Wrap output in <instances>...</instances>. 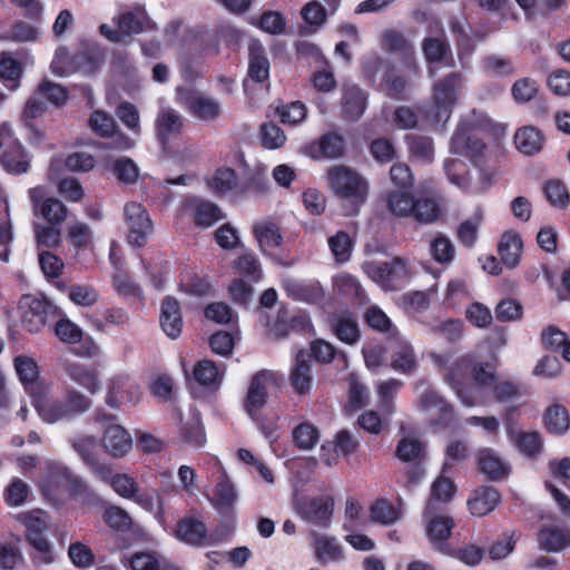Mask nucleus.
Listing matches in <instances>:
<instances>
[{"label":"nucleus","mask_w":570,"mask_h":570,"mask_svg":"<svg viewBox=\"0 0 570 570\" xmlns=\"http://www.w3.org/2000/svg\"><path fill=\"white\" fill-rule=\"evenodd\" d=\"M464 78L460 72H450L434 82L431 104L422 109L423 118L434 127H444L458 105Z\"/></svg>","instance_id":"f257e3e1"},{"label":"nucleus","mask_w":570,"mask_h":570,"mask_svg":"<svg viewBox=\"0 0 570 570\" xmlns=\"http://www.w3.org/2000/svg\"><path fill=\"white\" fill-rule=\"evenodd\" d=\"M274 384L275 374L272 371H258L252 376L243 401L244 411L266 438L273 436L277 430L276 422L267 419L262 413L268 401V390Z\"/></svg>","instance_id":"f03ea898"},{"label":"nucleus","mask_w":570,"mask_h":570,"mask_svg":"<svg viewBox=\"0 0 570 570\" xmlns=\"http://www.w3.org/2000/svg\"><path fill=\"white\" fill-rule=\"evenodd\" d=\"M40 488L43 497L56 507L62 503L66 492L90 502L99 500L97 493L81 478L72 474L68 468H57L50 471Z\"/></svg>","instance_id":"7ed1b4c3"},{"label":"nucleus","mask_w":570,"mask_h":570,"mask_svg":"<svg viewBox=\"0 0 570 570\" xmlns=\"http://www.w3.org/2000/svg\"><path fill=\"white\" fill-rule=\"evenodd\" d=\"M19 521L24 527V539L36 551L31 554L35 564H50L55 561L53 546L46 537L49 529L47 513L35 510L19 514Z\"/></svg>","instance_id":"20e7f679"},{"label":"nucleus","mask_w":570,"mask_h":570,"mask_svg":"<svg viewBox=\"0 0 570 570\" xmlns=\"http://www.w3.org/2000/svg\"><path fill=\"white\" fill-rule=\"evenodd\" d=\"M327 183L334 195L351 204V212L355 214L360 206L365 203L368 186L355 170L343 166H334L327 171Z\"/></svg>","instance_id":"39448f33"},{"label":"nucleus","mask_w":570,"mask_h":570,"mask_svg":"<svg viewBox=\"0 0 570 570\" xmlns=\"http://www.w3.org/2000/svg\"><path fill=\"white\" fill-rule=\"evenodd\" d=\"M112 22L116 29L104 23L99 26V32L114 43H120L125 38H131L144 31L156 29V23L141 6L118 13L112 18Z\"/></svg>","instance_id":"423d86ee"},{"label":"nucleus","mask_w":570,"mask_h":570,"mask_svg":"<svg viewBox=\"0 0 570 570\" xmlns=\"http://www.w3.org/2000/svg\"><path fill=\"white\" fill-rule=\"evenodd\" d=\"M92 402L76 389H68L60 399L47 401L37 406L40 417L47 423L71 420L87 412Z\"/></svg>","instance_id":"0eeeda50"},{"label":"nucleus","mask_w":570,"mask_h":570,"mask_svg":"<svg viewBox=\"0 0 570 570\" xmlns=\"http://www.w3.org/2000/svg\"><path fill=\"white\" fill-rule=\"evenodd\" d=\"M176 101L194 118L210 122L220 118L223 114L220 102L195 87L178 86Z\"/></svg>","instance_id":"6e6552de"},{"label":"nucleus","mask_w":570,"mask_h":570,"mask_svg":"<svg viewBox=\"0 0 570 570\" xmlns=\"http://www.w3.org/2000/svg\"><path fill=\"white\" fill-rule=\"evenodd\" d=\"M395 456L409 464L405 487L410 489L417 485L425 475L426 444L419 439L403 436L396 444Z\"/></svg>","instance_id":"1a4fd4ad"},{"label":"nucleus","mask_w":570,"mask_h":570,"mask_svg":"<svg viewBox=\"0 0 570 570\" xmlns=\"http://www.w3.org/2000/svg\"><path fill=\"white\" fill-rule=\"evenodd\" d=\"M472 366L473 358L471 356H462L451 365L446 374L448 383L466 406L483 404L478 391L473 387L471 382Z\"/></svg>","instance_id":"9d476101"},{"label":"nucleus","mask_w":570,"mask_h":570,"mask_svg":"<svg viewBox=\"0 0 570 570\" xmlns=\"http://www.w3.org/2000/svg\"><path fill=\"white\" fill-rule=\"evenodd\" d=\"M487 145L475 134L471 121L461 120L450 140V151L469 158L475 167H480Z\"/></svg>","instance_id":"9b49d317"},{"label":"nucleus","mask_w":570,"mask_h":570,"mask_svg":"<svg viewBox=\"0 0 570 570\" xmlns=\"http://www.w3.org/2000/svg\"><path fill=\"white\" fill-rule=\"evenodd\" d=\"M95 420L104 426L102 445L106 452L115 458L126 455L132 446V440L127 430L116 423V415L97 410Z\"/></svg>","instance_id":"f8f14e48"},{"label":"nucleus","mask_w":570,"mask_h":570,"mask_svg":"<svg viewBox=\"0 0 570 570\" xmlns=\"http://www.w3.org/2000/svg\"><path fill=\"white\" fill-rule=\"evenodd\" d=\"M411 275L409 263L401 257H393L391 261L380 263L372 269V277L385 291L404 288L409 284Z\"/></svg>","instance_id":"ddd939ff"},{"label":"nucleus","mask_w":570,"mask_h":570,"mask_svg":"<svg viewBox=\"0 0 570 570\" xmlns=\"http://www.w3.org/2000/svg\"><path fill=\"white\" fill-rule=\"evenodd\" d=\"M125 218L128 225V243L137 248H142L154 229L153 220L145 206L137 202L125 205Z\"/></svg>","instance_id":"4468645a"},{"label":"nucleus","mask_w":570,"mask_h":570,"mask_svg":"<svg viewBox=\"0 0 570 570\" xmlns=\"http://www.w3.org/2000/svg\"><path fill=\"white\" fill-rule=\"evenodd\" d=\"M174 534L180 542L195 548L217 543L213 535L209 534L203 518L195 513L180 518L175 525Z\"/></svg>","instance_id":"2eb2a0df"},{"label":"nucleus","mask_w":570,"mask_h":570,"mask_svg":"<svg viewBox=\"0 0 570 570\" xmlns=\"http://www.w3.org/2000/svg\"><path fill=\"white\" fill-rule=\"evenodd\" d=\"M33 213L50 225H60L67 217V207L57 198L47 196L45 186H36L28 191Z\"/></svg>","instance_id":"dca6fc26"},{"label":"nucleus","mask_w":570,"mask_h":570,"mask_svg":"<svg viewBox=\"0 0 570 570\" xmlns=\"http://www.w3.org/2000/svg\"><path fill=\"white\" fill-rule=\"evenodd\" d=\"M419 409L435 413L431 419V425L448 429L455 421L454 407L434 390H425L419 399Z\"/></svg>","instance_id":"f3484780"},{"label":"nucleus","mask_w":570,"mask_h":570,"mask_svg":"<svg viewBox=\"0 0 570 570\" xmlns=\"http://www.w3.org/2000/svg\"><path fill=\"white\" fill-rule=\"evenodd\" d=\"M59 315L60 311L50 301L32 298L22 315V327L31 334H37Z\"/></svg>","instance_id":"a211bd4d"},{"label":"nucleus","mask_w":570,"mask_h":570,"mask_svg":"<svg viewBox=\"0 0 570 570\" xmlns=\"http://www.w3.org/2000/svg\"><path fill=\"white\" fill-rule=\"evenodd\" d=\"M56 336L63 343L76 344L80 346L73 348V353L78 356L91 357L97 353V345L95 342L87 337L83 340V331L72 321L66 317H60L56 321L53 326Z\"/></svg>","instance_id":"6ab92c4d"},{"label":"nucleus","mask_w":570,"mask_h":570,"mask_svg":"<svg viewBox=\"0 0 570 570\" xmlns=\"http://www.w3.org/2000/svg\"><path fill=\"white\" fill-rule=\"evenodd\" d=\"M367 94L355 83H344L341 96V117L346 121H357L367 107Z\"/></svg>","instance_id":"aec40b11"},{"label":"nucleus","mask_w":570,"mask_h":570,"mask_svg":"<svg viewBox=\"0 0 570 570\" xmlns=\"http://www.w3.org/2000/svg\"><path fill=\"white\" fill-rule=\"evenodd\" d=\"M139 386L128 375H117L109 381L105 401L110 407H119L139 400Z\"/></svg>","instance_id":"412c9836"},{"label":"nucleus","mask_w":570,"mask_h":570,"mask_svg":"<svg viewBox=\"0 0 570 570\" xmlns=\"http://www.w3.org/2000/svg\"><path fill=\"white\" fill-rule=\"evenodd\" d=\"M244 38V31L228 22L216 24L210 39L205 45L208 55H218L220 47L230 51L238 50Z\"/></svg>","instance_id":"4be33fe9"},{"label":"nucleus","mask_w":570,"mask_h":570,"mask_svg":"<svg viewBox=\"0 0 570 570\" xmlns=\"http://www.w3.org/2000/svg\"><path fill=\"white\" fill-rule=\"evenodd\" d=\"M247 76L254 83H264L269 80L271 62L267 51L259 39L253 38L248 42Z\"/></svg>","instance_id":"5701e85b"},{"label":"nucleus","mask_w":570,"mask_h":570,"mask_svg":"<svg viewBox=\"0 0 570 570\" xmlns=\"http://www.w3.org/2000/svg\"><path fill=\"white\" fill-rule=\"evenodd\" d=\"M454 527L455 523L452 517L434 515L430 518L426 523V535L435 551L442 554L451 553L448 540Z\"/></svg>","instance_id":"b1692460"},{"label":"nucleus","mask_w":570,"mask_h":570,"mask_svg":"<svg viewBox=\"0 0 570 570\" xmlns=\"http://www.w3.org/2000/svg\"><path fill=\"white\" fill-rule=\"evenodd\" d=\"M468 509L474 517H485L501 503V493L493 485H481L468 499Z\"/></svg>","instance_id":"393cba45"},{"label":"nucleus","mask_w":570,"mask_h":570,"mask_svg":"<svg viewBox=\"0 0 570 570\" xmlns=\"http://www.w3.org/2000/svg\"><path fill=\"white\" fill-rule=\"evenodd\" d=\"M289 383L298 395L309 393L313 384L311 354L306 350H299L295 356L294 365L289 372Z\"/></svg>","instance_id":"a878e982"},{"label":"nucleus","mask_w":570,"mask_h":570,"mask_svg":"<svg viewBox=\"0 0 570 570\" xmlns=\"http://www.w3.org/2000/svg\"><path fill=\"white\" fill-rule=\"evenodd\" d=\"M528 394L523 382L515 377L499 376L490 390L492 401L499 404L518 403Z\"/></svg>","instance_id":"bb28decb"},{"label":"nucleus","mask_w":570,"mask_h":570,"mask_svg":"<svg viewBox=\"0 0 570 570\" xmlns=\"http://www.w3.org/2000/svg\"><path fill=\"white\" fill-rule=\"evenodd\" d=\"M210 191L218 198L227 195L237 196L240 188V178L235 169L220 166L206 179Z\"/></svg>","instance_id":"cd10ccee"},{"label":"nucleus","mask_w":570,"mask_h":570,"mask_svg":"<svg viewBox=\"0 0 570 570\" xmlns=\"http://www.w3.org/2000/svg\"><path fill=\"white\" fill-rule=\"evenodd\" d=\"M476 464L479 471L490 481H502L511 473L510 464L491 448L479 450Z\"/></svg>","instance_id":"c85d7f7f"},{"label":"nucleus","mask_w":570,"mask_h":570,"mask_svg":"<svg viewBox=\"0 0 570 570\" xmlns=\"http://www.w3.org/2000/svg\"><path fill=\"white\" fill-rule=\"evenodd\" d=\"M160 327L171 340L180 336L184 327V320L180 303L174 296H166L160 304Z\"/></svg>","instance_id":"c756f323"},{"label":"nucleus","mask_w":570,"mask_h":570,"mask_svg":"<svg viewBox=\"0 0 570 570\" xmlns=\"http://www.w3.org/2000/svg\"><path fill=\"white\" fill-rule=\"evenodd\" d=\"M68 377L95 395L101 390L99 372L95 365H86L77 362L68 363L65 367Z\"/></svg>","instance_id":"7c9ffc66"},{"label":"nucleus","mask_w":570,"mask_h":570,"mask_svg":"<svg viewBox=\"0 0 570 570\" xmlns=\"http://www.w3.org/2000/svg\"><path fill=\"white\" fill-rule=\"evenodd\" d=\"M2 167L12 175L26 174L30 168V156L17 139L7 142V147L0 155Z\"/></svg>","instance_id":"2f4dec72"},{"label":"nucleus","mask_w":570,"mask_h":570,"mask_svg":"<svg viewBox=\"0 0 570 570\" xmlns=\"http://www.w3.org/2000/svg\"><path fill=\"white\" fill-rule=\"evenodd\" d=\"M422 51L429 65L441 63L449 68L455 65L445 37H425L422 41Z\"/></svg>","instance_id":"473e14b6"},{"label":"nucleus","mask_w":570,"mask_h":570,"mask_svg":"<svg viewBox=\"0 0 570 570\" xmlns=\"http://www.w3.org/2000/svg\"><path fill=\"white\" fill-rule=\"evenodd\" d=\"M333 499L330 497H315L301 504L303 517L320 525L327 527L333 514Z\"/></svg>","instance_id":"72a5a7b5"},{"label":"nucleus","mask_w":570,"mask_h":570,"mask_svg":"<svg viewBox=\"0 0 570 570\" xmlns=\"http://www.w3.org/2000/svg\"><path fill=\"white\" fill-rule=\"evenodd\" d=\"M394 65L379 55H368L362 62V73L364 79L374 88L380 89L384 81L391 75Z\"/></svg>","instance_id":"f704fd0d"},{"label":"nucleus","mask_w":570,"mask_h":570,"mask_svg":"<svg viewBox=\"0 0 570 570\" xmlns=\"http://www.w3.org/2000/svg\"><path fill=\"white\" fill-rule=\"evenodd\" d=\"M382 47L396 53L410 67L415 62L414 46L397 30L390 29L382 35Z\"/></svg>","instance_id":"c9c22d12"},{"label":"nucleus","mask_w":570,"mask_h":570,"mask_svg":"<svg viewBox=\"0 0 570 570\" xmlns=\"http://www.w3.org/2000/svg\"><path fill=\"white\" fill-rule=\"evenodd\" d=\"M313 158H340L345 153V141L337 132L324 134L317 141L308 147Z\"/></svg>","instance_id":"e433bc0d"},{"label":"nucleus","mask_w":570,"mask_h":570,"mask_svg":"<svg viewBox=\"0 0 570 570\" xmlns=\"http://www.w3.org/2000/svg\"><path fill=\"white\" fill-rule=\"evenodd\" d=\"M395 348L391 354V367L402 374H410L416 366L415 354L411 344L397 337L392 338Z\"/></svg>","instance_id":"4c0bfd02"},{"label":"nucleus","mask_w":570,"mask_h":570,"mask_svg":"<svg viewBox=\"0 0 570 570\" xmlns=\"http://www.w3.org/2000/svg\"><path fill=\"white\" fill-rule=\"evenodd\" d=\"M331 327L334 335L347 345L356 344L361 338L357 322L351 314H338L332 317Z\"/></svg>","instance_id":"58836bf2"},{"label":"nucleus","mask_w":570,"mask_h":570,"mask_svg":"<svg viewBox=\"0 0 570 570\" xmlns=\"http://www.w3.org/2000/svg\"><path fill=\"white\" fill-rule=\"evenodd\" d=\"M538 542L542 550L558 552L570 546V529L544 527L538 533Z\"/></svg>","instance_id":"ea45409f"},{"label":"nucleus","mask_w":570,"mask_h":570,"mask_svg":"<svg viewBox=\"0 0 570 570\" xmlns=\"http://www.w3.org/2000/svg\"><path fill=\"white\" fill-rule=\"evenodd\" d=\"M522 248L523 243L521 237L515 233L505 232L499 242L498 253L507 267L514 268L520 263Z\"/></svg>","instance_id":"a19ab883"},{"label":"nucleus","mask_w":570,"mask_h":570,"mask_svg":"<svg viewBox=\"0 0 570 570\" xmlns=\"http://www.w3.org/2000/svg\"><path fill=\"white\" fill-rule=\"evenodd\" d=\"M184 121L181 116L169 109L158 115L156 119L157 138L161 145H166L171 136H177L181 132Z\"/></svg>","instance_id":"79ce46f5"},{"label":"nucleus","mask_w":570,"mask_h":570,"mask_svg":"<svg viewBox=\"0 0 570 570\" xmlns=\"http://www.w3.org/2000/svg\"><path fill=\"white\" fill-rule=\"evenodd\" d=\"M498 377L495 362H479L473 360L472 385L478 391L483 403L482 392L485 390L490 392Z\"/></svg>","instance_id":"37998d69"},{"label":"nucleus","mask_w":570,"mask_h":570,"mask_svg":"<svg viewBox=\"0 0 570 570\" xmlns=\"http://www.w3.org/2000/svg\"><path fill=\"white\" fill-rule=\"evenodd\" d=\"M543 142L542 132L533 126L522 127L514 135L515 147L524 155L538 154L542 149Z\"/></svg>","instance_id":"c03bdc74"},{"label":"nucleus","mask_w":570,"mask_h":570,"mask_svg":"<svg viewBox=\"0 0 570 570\" xmlns=\"http://www.w3.org/2000/svg\"><path fill=\"white\" fill-rule=\"evenodd\" d=\"M254 236L263 252L274 249L282 245L283 235L281 228L272 220L256 223L253 227Z\"/></svg>","instance_id":"a18cd8bd"},{"label":"nucleus","mask_w":570,"mask_h":570,"mask_svg":"<svg viewBox=\"0 0 570 570\" xmlns=\"http://www.w3.org/2000/svg\"><path fill=\"white\" fill-rule=\"evenodd\" d=\"M543 425L548 433L563 435L570 428V415L561 404L550 405L543 414Z\"/></svg>","instance_id":"49530a36"},{"label":"nucleus","mask_w":570,"mask_h":570,"mask_svg":"<svg viewBox=\"0 0 570 570\" xmlns=\"http://www.w3.org/2000/svg\"><path fill=\"white\" fill-rule=\"evenodd\" d=\"M510 440L529 459H537L543 451V440L538 431H519Z\"/></svg>","instance_id":"de8ad7c7"},{"label":"nucleus","mask_w":570,"mask_h":570,"mask_svg":"<svg viewBox=\"0 0 570 570\" xmlns=\"http://www.w3.org/2000/svg\"><path fill=\"white\" fill-rule=\"evenodd\" d=\"M179 436L187 445L194 448L205 445L207 440L200 413H193L187 421L181 423Z\"/></svg>","instance_id":"09e8293b"},{"label":"nucleus","mask_w":570,"mask_h":570,"mask_svg":"<svg viewBox=\"0 0 570 570\" xmlns=\"http://www.w3.org/2000/svg\"><path fill=\"white\" fill-rule=\"evenodd\" d=\"M364 322L373 331L385 334L389 341L399 335V331L390 317L376 305L370 306L365 311Z\"/></svg>","instance_id":"8fccbe9b"},{"label":"nucleus","mask_w":570,"mask_h":570,"mask_svg":"<svg viewBox=\"0 0 570 570\" xmlns=\"http://www.w3.org/2000/svg\"><path fill=\"white\" fill-rule=\"evenodd\" d=\"M444 171L449 181L464 193L472 190V180L466 164L460 159L448 158L444 160Z\"/></svg>","instance_id":"3c124183"},{"label":"nucleus","mask_w":570,"mask_h":570,"mask_svg":"<svg viewBox=\"0 0 570 570\" xmlns=\"http://www.w3.org/2000/svg\"><path fill=\"white\" fill-rule=\"evenodd\" d=\"M456 492V485L453 480L450 478H445L440 475L435 479V481L431 485V495L426 505L425 513H432L435 508L436 502L448 503L452 500Z\"/></svg>","instance_id":"603ef678"},{"label":"nucleus","mask_w":570,"mask_h":570,"mask_svg":"<svg viewBox=\"0 0 570 570\" xmlns=\"http://www.w3.org/2000/svg\"><path fill=\"white\" fill-rule=\"evenodd\" d=\"M223 375L224 371L212 360L198 361L194 366V379L202 386H219Z\"/></svg>","instance_id":"864d4df0"},{"label":"nucleus","mask_w":570,"mask_h":570,"mask_svg":"<svg viewBox=\"0 0 570 570\" xmlns=\"http://www.w3.org/2000/svg\"><path fill=\"white\" fill-rule=\"evenodd\" d=\"M402 515L401 509L385 498L376 499L370 507V518L374 523L390 525Z\"/></svg>","instance_id":"5fc2aeb1"},{"label":"nucleus","mask_w":570,"mask_h":570,"mask_svg":"<svg viewBox=\"0 0 570 570\" xmlns=\"http://www.w3.org/2000/svg\"><path fill=\"white\" fill-rule=\"evenodd\" d=\"M22 70L21 62L13 58L10 52L3 51L0 53V80H2L8 88L14 90L19 87Z\"/></svg>","instance_id":"6e6d98bb"},{"label":"nucleus","mask_w":570,"mask_h":570,"mask_svg":"<svg viewBox=\"0 0 570 570\" xmlns=\"http://www.w3.org/2000/svg\"><path fill=\"white\" fill-rule=\"evenodd\" d=\"M20 538L14 535L11 540L0 542V569L14 570L23 562V554L20 548Z\"/></svg>","instance_id":"4d7b16f0"},{"label":"nucleus","mask_w":570,"mask_h":570,"mask_svg":"<svg viewBox=\"0 0 570 570\" xmlns=\"http://www.w3.org/2000/svg\"><path fill=\"white\" fill-rule=\"evenodd\" d=\"M416 199L406 189L392 191L387 196L389 210L399 217L413 216Z\"/></svg>","instance_id":"13d9d810"},{"label":"nucleus","mask_w":570,"mask_h":570,"mask_svg":"<svg viewBox=\"0 0 570 570\" xmlns=\"http://www.w3.org/2000/svg\"><path fill=\"white\" fill-rule=\"evenodd\" d=\"M405 142L411 157L425 163L432 161L434 155L432 138L417 134H407L405 135Z\"/></svg>","instance_id":"bf43d9fd"},{"label":"nucleus","mask_w":570,"mask_h":570,"mask_svg":"<svg viewBox=\"0 0 570 570\" xmlns=\"http://www.w3.org/2000/svg\"><path fill=\"white\" fill-rule=\"evenodd\" d=\"M468 26L465 19H460L455 16H451L449 19V28L453 35L459 55L462 52L471 53L474 50L472 38L466 29Z\"/></svg>","instance_id":"052dcab7"},{"label":"nucleus","mask_w":570,"mask_h":570,"mask_svg":"<svg viewBox=\"0 0 570 570\" xmlns=\"http://www.w3.org/2000/svg\"><path fill=\"white\" fill-rule=\"evenodd\" d=\"M315 556L321 563L338 561L343 558V549L335 538L318 535L315 539Z\"/></svg>","instance_id":"680f3d73"},{"label":"nucleus","mask_w":570,"mask_h":570,"mask_svg":"<svg viewBox=\"0 0 570 570\" xmlns=\"http://www.w3.org/2000/svg\"><path fill=\"white\" fill-rule=\"evenodd\" d=\"M543 193L553 207L566 209L570 205V194L567 186L559 179H550L543 185Z\"/></svg>","instance_id":"e2e57ef3"},{"label":"nucleus","mask_w":570,"mask_h":570,"mask_svg":"<svg viewBox=\"0 0 570 570\" xmlns=\"http://www.w3.org/2000/svg\"><path fill=\"white\" fill-rule=\"evenodd\" d=\"M234 268L238 274L248 278L250 282H258L262 278V268L256 255L252 252H244L234 262Z\"/></svg>","instance_id":"0e129e2a"},{"label":"nucleus","mask_w":570,"mask_h":570,"mask_svg":"<svg viewBox=\"0 0 570 570\" xmlns=\"http://www.w3.org/2000/svg\"><path fill=\"white\" fill-rule=\"evenodd\" d=\"M220 208L210 202L199 203L194 210V224L197 227L207 228L223 219Z\"/></svg>","instance_id":"69168bd1"},{"label":"nucleus","mask_w":570,"mask_h":570,"mask_svg":"<svg viewBox=\"0 0 570 570\" xmlns=\"http://www.w3.org/2000/svg\"><path fill=\"white\" fill-rule=\"evenodd\" d=\"M256 27L268 35L278 36L285 32L287 20L279 11L266 10L261 14Z\"/></svg>","instance_id":"338daca9"},{"label":"nucleus","mask_w":570,"mask_h":570,"mask_svg":"<svg viewBox=\"0 0 570 570\" xmlns=\"http://www.w3.org/2000/svg\"><path fill=\"white\" fill-rule=\"evenodd\" d=\"M102 520L115 531L126 532L132 527L130 515L124 509L116 505H110L105 509Z\"/></svg>","instance_id":"774afa93"}]
</instances>
